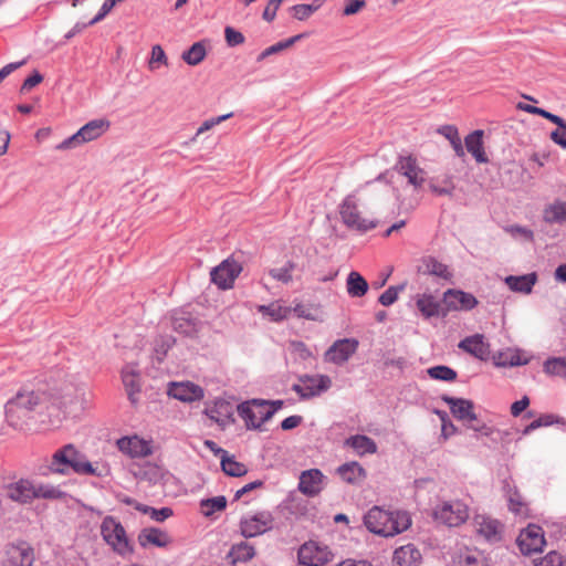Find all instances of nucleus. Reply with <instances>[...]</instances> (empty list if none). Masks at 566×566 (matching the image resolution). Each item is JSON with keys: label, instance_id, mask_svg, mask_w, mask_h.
<instances>
[{"label": "nucleus", "instance_id": "nucleus-1", "mask_svg": "<svg viewBox=\"0 0 566 566\" xmlns=\"http://www.w3.org/2000/svg\"><path fill=\"white\" fill-rule=\"evenodd\" d=\"M72 472L78 475L103 476L98 467H94L73 443L56 449L48 463L40 467L42 476L51 474L69 475Z\"/></svg>", "mask_w": 566, "mask_h": 566}, {"label": "nucleus", "instance_id": "nucleus-2", "mask_svg": "<svg viewBox=\"0 0 566 566\" xmlns=\"http://www.w3.org/2000/svg\"><path fill=\"white\" fill-rule=\"evenodd\" d=\"M50 396L42 389L22 388L6 403V417L8 423L17 429L32 418V412L38 411L49 401Z\"/></svg>", "mask_w": 566, "mask_h": 566}, {"label": "nucleus", "instance_id": "nucleus-3", "mask_svg": "<svg viewBox=\"0 0 566 566\" xmlns=\"http://www.w3.org/2000/svg\"><path fill=\"white\" fill-rule=\"evenodd\" d=\"M364 524L371 533L389 537L406 531L411 518L407 512H389L374 506L364 516Z\"/></svg>", "mask_w": 566, "mask_h": 566}, {"label": "nucleus", "instance_id": "nucleus-4", "mask_svg": "<svg viewBox=\"0 0 566 566\" xmlns=\"http://www.w3.org/2000/svg\"><path fill=\"white\" fill-rule=\"evenodd\" d=\"M109 126L111 123L105 118L93 119L82 126L75 134L61 142L56 146V149H73L85 143L95 140L106 133Z\"/></svg>", "mask_w": 566, "mask_h": 566}, {"label": "nucleus", "instance_id": "nucleus-5", "mask_svg": "<svg viewBox=\"0 0 566 566\" xmlns=\"http://www.w3.org/2000/svg\"><path fill=\"white\" fill-rule=\"evenodd\" d=\"M103 539L112 546L120 556L133 553V547L127 538L124 526L112 516H106L101 524Z\"/></svg>", "mask_w": 566, "mask_h": 566}, {"label": "nucleus", "instance_id": "nucleus-6", "mask_svg": "<svg viewBox=\"0 0 566 566\" xmlns=\"http://www.w3.org/2000/svg\"><path fill=\"white\" fill-rule=\"evenodd\" d=\"M432 517L437 523L449 527H457L469 518V507L459 500L446 501L433 509Z\"/></svg>", "mask_w": 566, "mask_h": 566}, {"label": "nucleus", "instance_id": "nucleus-7", "mask_svg": "<svg viewBox=\"0 0 566 566\" xmlns=\"http://www.w3.org/2000/svg\"><path fill=\"white\" fill-rule=\"evenodd\" d=\"M269 400L252 399L238 406V415L244 420L248 429H261V426L273 417V411H268Z\"/></svg>", "mask_w": 566, "mask_h": 566}, {"label": "nucleus", "instance_id": "nucleus-8", "mask_svg": "<svg viewBox=\"0 0 566 566\" xmlns=\"http://www.w3.org/2000/svg\"><path fill=\"white\" fill-rule=\"evenodd\" d=\"M441 399L448 403L450 407V411L454 418L458 420L468 423V427L474 431L481 432L485 436L491 434V429L485 424L475 426L472 424L473 421L478 420V417L474 412V403L473 401L464 398H454L448 395H443Z\"/></svg>", "mask_w": 566, "mask_h": 566}, {"label": "nucleus", "instance_id": "nucleus-9", "mask_svg": "<svg viewBox=\"0 0 566 566\" xmlns=\"http://www.w3.org/2000/svg\"><path fill=\"white\" fill-rule=\"evenodd\" d=\"M339 214L343 223L358 232H367L377 227V221L367 220L360 216L355 196H347L339 206Z\"/></svg>", "mask_w": 566, "mask_h": 566}, {"label": "nucleus", "instance_id": "nucleus-10", "mask_svg": "<svg viewBox=\"0 0 566 566\" xmlns=\"http://www.w3.org/2000/svg\"><path fill=\"white\" fill-rule=\"evenodd\" d=\"M274 517L269 511H261L240 520V532L245 538L262 535L273 528Z\"/></svg>", "mask_w": 566, "mask_h": 566}, {"label": "nucleus", "instance_id": "nucleus-11", "mask_svg": "<svg viewBox=\"0 0 566 566\" xmlns=\"http://www.w3.org/2000/svg\"><path fill=\"white\" fill-rule=\"evenodd\" d=\"M297 558L304 566H324L332 560L333 554L327 546L310 541L298 548Z\"/></svg>", "mask_w": 566, "mask_h": 566}, {"label": "nucleus", "instance_id": "nucleus-12", "mask_svg": "<svg viewBox=\"0 0 566 566\" xmlns=\"http://www.w3.org/2000/svg\"><path fill=\"white\" fill-rule=\"evenodd\" d=\"M473 527L476 536L490 544L499 543L503 538L504 525L499 520L489 515H475L473 518Z\"/></svg>", "mask_w": 566, "mask_h": 566}, {"label": "nucleus", "instance_id": "nucleus-13", "mask_svg": "<svg viewBox=\"0 0 566 566\" xmlns=\"http://www.w3.org/2000/svg\"><path fill=\"white\" fill-rule=\"evenodd\" d=\"M241 271L242 265L238 261L233 259H227L211 270V281L219 289L228 290L233 286V283Z\"/></svg>", "mask_w": 566, "mask_h": 566}, {"label": "nucleus", "instance_id": "nucleus-14", "mask_svg": "<svg viewBox=\"0 0 566 566\" xmlns=\"http://www.w3.org/2000/svg\"><path fill=\"white\" fill-rule=\"evenodd\" d=\"M359 342L356 338H342L335 340L324 354L327 363L337 366L344 365L357 352Z\"/></svg>", "mask_w": 566, "mask_h": 566}, {"label": "nucleus", "instance_id": "nucleus-15", "mask_svg": "<svg viewBox=\"0 0 566 566\" xmlns=\"http://www.w3.org/2000/svg\"><path fill=\"white\" fill-rule=\"evenodd\" d=\"M516 542L524 555L541 552L545 545L544 532L541 526L530 524L520 533Z\"/></svg>", "mask_w": 566, "mask_h": 566}, {"label": "nucleus", "instance_id": "nucleus-16", "mask_svg": "<svg viewBox=\"0 0 566 566\" xmlns=\"http://www.w3.org/2000/svg\"><path fill=\"white\" fill-rule=\"evenodd\" d=\"M476 297L461 290L449 289L443 293V305L447 314L451 311H470L478 305Z\"/></svg>", "mask_w": 566, "mask_h": 566}, {"label": "nucleus", "instance_id": "nucleus-17", "mask_svg": "<svg viewBox=\"0 0 566 566\" xmlns=\"http://www.w3.org/2000/svg\"><path fill=\"white\" fill-rule=\"evenodd\" d=\"M396 170L407 177L408 182L413 187H421L424 182V171L418 166L417 159L412 156H400L396 166Z\"/></svg>", "mask_w": 566, "mask_h": 566}, {"label": "nucleus", "instance_id": "nucleus-18", "mask_svg": "<svg viewBox=\"0 0 566 566\" xmlns=\"http://www.w3.org/2000/svg\"><path fill=\"white\" fill-rule=\"evenodd\" d=\"M168 395L184 402H192L202 399L205 392L200 386L186 381L170 382L168 387Z\"/></svg>", "mask_w": 566, "mask_h": 566}, {"label": "nucleus", "instance_id": "nucleus-19", "mask_svg": "<svg viewBox=\"0 0 566 566\" xmlns=\"http://www.w3.org/2000/svg\"><path fill=\"white\" fill-rule=\"evenodd\" d=\"M458 347L480 360H488L491 354L490 344L482 334H474L463 338Z\"/></svg>", "mask_w": 566, "mask_h": 566}, {"label": "nucleus", "instance_id": "nucleus-20", "mask_svg": "<svg viewBox=\"0 0 566 566\" xmlns=\"http://www.w3.org/2000/svg\"><path fill=\"white\" fill-rule=\"evenodd\" d=\"M34 563V551L27 543L11 545L7 551L4 566H32Z\"/></svg>", "mask_w": 566, "mask_h": 566}, {"label": "nucleus", "instance_id": "nucleus-21", "mask_svg": "<svg viewBox=\"0 0 566 566\" xmlns=\"http://www.w3.org/2000/svg\"><path fill=\"white\" fill-rule=\"evenodd\" d=\"M324 474L318 469L303 471L298 481V490L307 496H316L323 490Z\"/></svg>", "mask_w": 566, "mask_h": 566}, {"label": "nucleus", "instance_id": "nucleus-22", "mask_svg": "<svg viewBox=\"0 0 566 566\" xmlns=\"http://www.w3.org/2000/svg\"><path fill=\"white\" fill-rule=\"evenodd\" d=\"M7 496L20 504H30L34 500L33 482L28 479H20L6 488Z\"/></svg>", "mask_w": 566, "mask_h": 566}, {"label": "nucleus", "instance_id": "nucleus-23", "mask_svg": "<svg viewBox=\"0 0 566 566\" xmlns=\"http://www.w3.org/2000/svg\"><path fill=\"white\" fill-rule=\"evenodd\" d=\"M416 305L424 318H431V317H438V316L446 317L447 316V308H446V305H443V301L442 302L438 301L431 294L418 295Z\"/></svg>", "mask_w": 566, "mask_h": 566}, {"label": "nucleus", "instance_id": "nucleus-24", "mask_svg": "<svg viewBox=\"0 0 566 566\" xmlns=\"http://www.w3.org/2000/svg\"><path fill=\"white\" fill-rule=\"evenodd\" d=\"M138 543L142 547L154 545L156 547H166L171 543L170 536L156 527H147L140 531L138 535Z\"/></svg>", "mask_w": 566, "mask_h": 566}, {"label": "nucleus", "instance_id": "nucleus-25", "mask_svg": "<svg viewBox=\"0 0 566 566\" xmlns=\"http://www.w3.org/2000/svg\"><path fill=\"white\" fill-rule=\"evenodd\" d=\"M483 135H484L483 130L476 129V130H473L472 133H470L464 138V144H465L467 150L480 164H485L489 161V158L484 151Z\"/></svg>", "mask_w": 566, "mask_h": 566}, {"label": "nucleus", "instance_id": "nucleus-26", "mask_svg": "<svg viewBox=\"0 0 566 566\" xmlns=\"http://www.w3.org/2000/svg\"><path fill=\"white\" fill-rule=\"evenodd\" d=\"M392 562L396 566H420L421 554L412 544L397 548Z\"/></svg>", "mask_w": 566, "mask_h": 566}, {"label": "nucleus", "instance_id": "nucleus-27", "mask_svg": "<svg viewBox=\"0 0 566 566\" xmlns=\"http://www.w3.org/2000/svg\"><path fill=\"white\" fill-rule=\"evenodd\" d=\"M300 381L305 392L314 391V397L327 391L332 386V379L327 375H303Z\"/></svg>", "mask_w": 566, "mask_h": 566}, {"label": "nucleus", "instance_id": "nucleus-28", "mask_svg": "<svg viewBox=\"0 0 566 566\" xmlns=\"http://www.w3.org/2000/svg\"><path fill=\"white\" fill-rule=\"evenodd\" d=\"M120 451L132 457H146L150 453L149 446L137 437H124L117 441Z\"/></svg>", "mask_w": 566, "mask_h": 566}, {"label": "nucleus", "instance_id": "nucleus-29", "mask_svg": "<svg viewBox=\"0 0 566 566\" xmlns=\"http://www.w3.org/2000/svg\"><path fill=\"white\" fill-rule=\"evenodd\" d=\"M537 282L536 273H528L524 275H509L505 277V283L513 292L530 294L533 286Z\"/></svg>", "mask_w": 566, "mask_h": 566}, {"label": "nucleus", "instance_id": "nucleus-30", "mask_svg": "<svg viewBox=\"0 0 566 566\" xmlns=\"http://www.w3.org/2000/svg\"><path fill=\"white\" fill-rule=\"evenodd\" d=\"M122 379L129 401L136 405L138 401L137 395L140 392L139 374L133 367L127 366L122 371Z\"/></svg>", "mask_w": 566, "mask_h": 566}, {"label": "nucleus", "instance_id": "nucleus-31", "mask_svg": "<svg viewBox=\"0 0 566 566\" xmlns=\"http://www.w3.org/2000/svg\"><path fill=\"white\" fill-rule=\"evenodd\" d=\"M337 473L344 482L350 484L358 483L366 478L365 469L355 461L338 467Z\"/></svg>", "mask_w": 566, "mask_h": 566}, {"label": "nucleus", "instance_id": "nucleus-32", "mask_svg": "<svg viewBox=\"0 0 566 566\" xmlns=\"http://www.w3.org/2000/svg\"><path fill=\"white\" fill-rule=\"evenodd\" d=\"M454 566H488L486 558L478 549L465 548L460 551L454 560Z\"/></svg>", "mask_w": 566, "mask_h": 566}, {"label": "nucleus", "instance_id": "nucleus-33", "mask_svg": "<svg viewBox=\"0 0 566 566\" xmlns=\"http://www.w3.org/2000/svg\"><path fill=\"white\" fill-rule=\"evenodd\" d=\"M345 444L353 448L359 455L373 454L377 451L376 442L364 434L352 436L346 439Z\"/></svg>", "mask_w": 566, "mask_h": 566}, {"label": "nucleus", "instance_id": "nucleus-34", "mask_svg": "<svg viewBox=\"0 0 566 566\" xmlns=\"http://www.w3.org/2000/svg\"><path fill=\"white\" fill-rule=\"evenodd\" d=\"M543 220L546 223H563L566 221V201L555 200L545 207Z\"/></svg>", "mask_w": 566, "mask_h": 566}, {"label": "nucleus", "instance_id": "nucleus-35", "mask_svg": "<svg viewBox=\"0 0 566 566\" xmlns=\"http://www.w3.org/2000/svg\"><path fill=\"white\" fill-rule=\"evenodd\" d=\"M346 289L352 297H361L368 291V283L358 272L352 271L346 280Z\"/></svg>", "mask_w": 566, "mask_h": 566}, {"label": "nucleus", "instance_id": "nucleus-36", "mask_svg": "<svg viewBox=\"0 0 566 566\" xmlns=\"http://www.w3.org/2000/svg\"><path fill=\"white\" fill-rule=\"evenodd\" d=\"M34 500H63L66 493L59 486L49 483H33Z\"/></svg>", "mask_w": 566, "mask_h": 566}, {"label": "nucleus", "instance_id": "nucleus-37", "mask_svg": "<svg viewBox=\"0 0 566 566\" xmlns=\"http://www.w3.org/2000/svg\"><path fill=\"white\" fill-rule=\"evenodd\" d=\"M221 469L227 475L234 478L243 476L248 472L245 464L238 462L234 457L229 455L227 451H222Z\"/></svg>", "mask_w": 566, "mask_h": 566}, {"label": "nucleus", "instance_id": "nucleus-38", "mask_svg": "<svg viewBox=\"0 0 566 566\" xmlns=\"http://www.w3.org/2000/svg\"><path fill=\"white\" fill-rule=\"evenodd\" d=\"M438 133L444 136L451 144L455 155L458 157H464V148L462 146L461 138L458 133V128L453 125H443L438 128Z\"/></svg>", "mask_w": 566, "mask_h": 566}, {"label": "nucleus", "instance_id": "nucleus-39", "mask_svg": "<svg viewBox=\"0 0 566 566\" xmlns=\"http://www.w3.org/2000/svg\"><path fill=\"white\" fill-rule=\"evenodd\" d=\"M493 361L499 367L520 366L527 363V360H521L520 354L512 349L497 352L493 355Z\"/></svg>", "mask_w": 566, "mask_h": 566}, {"label": "nucleus", "instance_id": "nucleus-40", "mask_svg": "<svg viewBox=\"0 0 566 566\" xmlns=\"http://www.w3.org/2000/svg\"><path fill=\"white\" fill-rule=\"evenodd\" d=\"M226 507L227 499L223 495L203 499L200 501V511L207 517L212 516L216 512L223 511Z\"/></svg>", "mask_w": 566, "mask_h": 566}, {"label": "nucleus", "instance_id": "nucleus-41", "mask_svg": "<svg viewBox=\"0 0 566 566\" xmlns=\"http://www.w3.org/2000/svg\"><path fill=\"white\" fill-rule=\"evenodd\" d=\"M304 36H305V34L301 33V34L291 36V38H289L286 40L280 41V42H277V43L266 48L258 56V59H256L258 62H261V61H263L264 59H266L270 55L277 54V53H280V52L291 48L294 43H296L297 41H300Z\"/></svg>", "mask_w": 566, "mask_h": 566}, {"label": "nucleus", "instance_id": "nucleus-42", "mask_svg": "<svg viewBox=\"0 0 566 566\" xmlns=\"http://www.w3.org/2000/svg\"><path fill=\"white\" fill-rule=\"evenodd\" d=\"M229 555L232 557L233 563H245L254 557L255 549L251 544L241 542L232 546Z\"/></svg>", "mask_w": 566, "mask_h": 566}, {"label": "nucleus", "instance_id": "nucleus-43", "mask_svg": "<svg viewBox=\"0 0 566 566\" xmlns=\"http://www.w3.org/2000/svg\"><path fill=\"white\" fill-rule=\"evenodd\" d=\"M206 54L205 44L202 42H196L182 53L181 57L187 64L195 66L203 61Z\"/></svg>", "mask_w": 566, "mask_h": 566}, {"label": "nucleus", "instance_id": "nucleus-44", "mask_svg": "<svg viewBox=\"0 0 566 566\" xmlns=\"http://www.w3.org/2000/svg\"><path fill=\"white\" fill-rule=\"evenodd\" d=\"M258 310L260 313L270 316L275 322L286 318L291 313L290 307L282 306L276 302L269 305H260Z\"/></svg>", "mask_w": 566, "mask_h": 566}, {"label": "nucleus", "instance_id": "nucleus-45", "mask_svg": "<svg viewBox=\"0 0 566 566\" xmlns=\"http://www.w3.org/2000/svg\"><path fill=\"white\" fill-rule=\"evenodd\" d=\"M424 272L431 275H436L442 279L451 277V273L448 270V266L437 259L429 256L423 260Z\"/></svg>", "mask_w": 566, "mask_h": 566}, {"label": "nucleus", "instance_id": "nucleus-46", "mask_svg": "<svg viewBox=\"0 0 566 566\" xmlns=\"http://www.w3.org/2000/svg\"><path fill=\"white\" fill-rule=\"evenodd\" d=\"M171 326L174 331L186 336L191 335L197 329L196 322L192 318L187 317L185 315L174 316L171 321Z\"/></svg>", "mask_w": 566, "mask_h": 566}, {"label": "nucleus", "instance_id": "nucleus-47", "mask_svg": "<svg viewBox=\"0 0 566 566\" xmlns=\"http://www.w3.org/2000/svg\"><path fill=\"white\" fill-rule=\"evenodd\" d=\"M136 510L143 514H149L156 522H164L172 515V510L170 507L155 509L145 504H136Z\"/></svg>", "mask_w": 566, "mask_h": 566}, {"label": "nucleus", "instance_id": "nucleus-48", "mask_svg": "<svg viewBox=\"0 0 566 566\" xmlns=\"http://www.w3.org/2000/svg\"><path fill=\"white\" fill-rule=\"evenodd\" d=\"M428 375L432 379L443 380V381H453L457 379V371L448 366L439 365L433 366L428 369Z\"/></svg>", "mask_w": 566, "mask_h": 566}, {"label": "nucleus", "instance_id": "nucleus-49", "mask_svg": "<svg viewBox=\"0 0 566 566\" xmlns=\"http://www.w3.org/2000/svg\"><path fill=\"white\" fill-rule=\"evenodd\" d=\"M544 370L554 376L566 377V358H549L544 364Z\"/></svg>", "mask_w": 566, "mask_h": 566}, {"label": "nucleus", "instance_id": "nucleus-50", "mask_svg": "<svg viewBox=\"0 0 566 566\" xmlns=\"http://www.w3.org/2000/svg\"><path fill=\"white\" fill-rule=\"evenodd\" d=\"M558 421H559L558 418L555 417L554 415H551V413L542 415L541 417H538L537 419H535L534 421H532L530 424H527L524 428L523 434L524 436L530 434L532 431H534L541 427H547V426H551Z\"/></svg>", "mask_w": 566, "mask_h": 566}, {"label": "nucleus", "instance_id": "nucleus-51", "mask_svg": "<svg viewBox=\"0 0 566 566\" xmlns=\"http://www.w3.org/2000/svg\"><path fill=\"white\" fill-rule=\"evenodd\" d=\"M405 290V284L389 286L378 298L382 306H390L397 300L400 292Z\"/></svg>", "mask_w": 566, "mask_h": 566}, {"label": "nucleus", "instance_id": "nucleus-52", "mask_svg": "<svg viewBox=\"0 0 566 566\" xmlns=\"http://www.w3.org/2000/svg\"><path fill=\"white\" fill-rule=\"evenodd\" d=\"M522 111L524 112H527L530 114H534V115H539L548 120H551L552 123L556 124V125H560V122H562V117L553 114V113H549L543 108H539V107H536V106H533V105H530V104H520L518 106Z\"/></svg>", "mask_w": 566, "mask_h": 566}, {"label": "nucleus", "instance_id": "nucleus-53", "mask_svg": "<svg viewBox=\"0 0 566 566\" xmlns=\"http://www.w3.org/2000/svg\"><path fill=\"white\" fill-rule=\"evenodd\" d=\"M294 266H295V265H294V263H292V262H287V263H286L284 266H282V268H279V269H271V270H270V272H269V274H270L273 279H275V280H277V281H280V282H282V283H289V282H291V281H292V272H293V270H294Z\"/></svg>", "mask_w": 566, "mask_h": 566}, {"label": "nucleus", "instance_id": "nucleus-54", "mask_svg": "<svg viewBox=\"0 0 566 566\" xmlns=\"http://www.w3.org/2000/svg\"><path fill=\"white\" fill-rule=\"evenodd\" d=\"M157 64H165L167 65V56H166V53L164 51V49L159 45V44H156L151 48V55H150V60H149V69L150 70H155L158 67Z\"/></svg>", "mask_w": 566, "mask_h": 566}, {"label": "nucleus", "instance_id": "nucleus-55", "mask_svg": "<svg viewBox=\"0 0 566 566\" xmlns=\"http://www.w3.org/2000/svg\"><path fill=\"white\" fill-rule=\"evenodd\" d=\"M509 509L517 515H526L527 512L526 504L522 501L517 492L510 496Z\"/></svg>", "mask_w": 566, "mask_h": 566}, {"label": "nucleus", "instance_id": "nucleus-56", "mask_svg": "<svg viewBox=\"0 0 566 566\" xmlns=\"http://www.w3.org/2000/svg\"><path fill=\"white\" fill-rule=\"evenodd\" d=\"M224 36L229 46H237L244 42V35L232 27H227L224 29Z\"/></svg>", "mask_w": 566, "mask_h": 566}, {"label": "nucleus", "instance_id": "nucleus-57", "mask_svg": "<svg viewBox=\"0 0 566 566\" xmlns=\"http://www.w3.org/2000/svg\"><path fill=\"white\" fill-rule=\"evenodd\" d=\"M535 566H564L563 557L559 553L553 551L538 560Z\"/></svg>", "mask_w": 566, "mask_h": 566}, {"label": "nucleus", "instance_id": "nucleus-58", "mask_svg": "<svg viewBox=\"0 0 566 566\" xmlns=\"http://www.w3.org/2000/svg\"><path fill=\"white\" fill-rule=\"evenodd\" d=\"M557 126L558 128L551 133V139L566 149V120L562 118L560 125Z\"/></svg>", "mask_w": 566, "mask_h": 566}, {"label": "nucleus", "instance_id": "nucleus-59", "mask_svg": "<svg viewBox=\"0 0 566 566\" xmlns=\"http://www.w3.org/2000/svg\"><path fill=\"white\" fill-rule=\"evenodd\" d=\"M284 1L285 0H269L268 6L263 11L262 18L268 22H272L276 17V11Z\"/></svg>", "mask_w": 566, "mask_h": 566}, {"label": "nucleus", "instance_id": "nucleus-60", "mask_svg": "<svg viewBox=\"0 0 566 566\" xmlns=\"http://www.w3.org/2000/svg\"><path fill=\"white\" fill-rule=\"evenodd\" d=\"M313 9L307 4H295L290 10L295 19L304 21L313 14Z\"/></svg>", "mask_w": 566, "mask_h": 566}, {"label": "nucleus", "instance_id": "nucleus-61", "mask_svg": "<svg viewBox=\"0 0 566 566\" xmlns=\"http://www.w3.org/2000/svg\"><path fill=\"white\" fill-rule=\"evenodd\" d=\"M366 7L365 0H346L343 14L353 15Z\"/></svg>", "mask_w": 566, "mask_h": 566}, {"label": "nucleus", "instance_id": "nucleus-62", "mask_svg": "<svg viewBox=\"0 0 566 566\" xmlns=\"http://www.w3.org/2000/svg\"><path fill=\"white\" fill-rule=\"evenodd\" d=\"M231 116H232V114H226V115H222V116H219L216 118H210L208 120H205L201 124V126L198 128L197 135H200V134L211 129L212 127H214L216 125L220 124L221 122L226 120L227 118H229Z\"/></svg>", "mask_w": 566, "mask_h": 566}, {"label": "nucleus", "instance_id": "nucleus-63", "mask_svg": "<svg viewBox=\"0 0 566 566\" xmlns=\"http://www.w3.org/2000/svg\"><path fill=\"white\" fill-rule=\"evenodd\" d=\"M114 7V1L105 0L99 9V12L88 22V24H95L102 21L112 11Z\"/></svg>", "mask_w": 566, "mask_h": 566}, {"label": "nucleus", "instance_id": "nucleus-64", "mask_svg": "<svg viewBox=\"0 0 566 566\" xmlns=\"http://www.w3.org/2000/svg\"><path fill=\"white\" fill-rule=\"evenodd\" d=\"M43 81V76L35 71L32 75L27 77L21 86V92H28Z\"/></svg>", "mask_w": 566, "mask_h": 566}]
</instances>
